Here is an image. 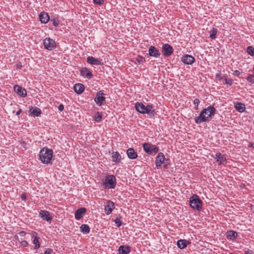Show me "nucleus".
Listing matches in <instances>:
<instances>
[{
	"mask_svg": "<svg viewBox=\"0 0 254 254\" xmlns=\"http://www.w3.org/2000/svg\"><path fill=\"white\" fill-rule=\"evenodd\" d=\"M22 112V110L21 109H20L19 111H18L16 113V115H19Z\"/></svg>",
	"mask_w": 254,
	"mask_h": 254,
	"instance_id": "8fccbe9b",
	"label": "nucleus"
},
{
	"mask_svg": "<svg viewBox=\"0 0 254 254\" xmlns=\"http://www.w3.org/2000/svg\"><path fill=\"white\" fill-rule=\"evenodd\" d=\"M45 48L48 50H52L56 47L55 40L50 38H47L44 40L43 43Z\"/></svg>",
	"mask_w": 254,
	"mask_h": 254,
	"instance_id": "0eeeda50",
	"label": "nucleus"
},
{
	"mask_svg": "<svg viewBox=\"0 0 254 254\" xmlns=\"http://www.w3.org/2000/svg\"><path fill=\"white\" fill-rule=\"evenodd\" d=\"M105 97L104 96V93L101 91H100L97 92L94 100L98 106H101L103 102L105 101Z\"/></svg>",
	"mask_w": 254,
	"mask_h": 254,
	"instance_id": "1a4fd4ad",
	"label": "nucleus"
},
{
	"mask_svg": "<svg viewBox=\"0 0 254 254\" xmlns=\"http://www.w3.org/2000/svg\"><path fill=\"white\" fill-rule=\"evenodd\" d=\"M80 72L81 75L89 79H91L93 77L92 72L86 67L82 68L80 70Z\"/></svg>",
	"mask_w": 254,
	"mask_h": 254,
	"instance_id": "dca6fc26",
	"label": "nucleus"
},
{
	"mask_svg": "<svg viewBox=\"0 0 254 254\" xmlns=\"http://www.w3.org/2000/svg\"><path fill=\"white\" fill-rule=\"evenodd\" d=\"M40 215L44 220H45L48 222L51 221L52 219V217L47 211L41 210L40 212Z\"/></svg>",
	"mask_w": 254,
	"mask_h": 254,
	"instance_id": "a211bd4d",
	"label": "nucleus"
},
{
	"mask_svg": "<svg viewBox=\"0 0 254 254\" xmlns=\"http://www.w3.org/2000/svg\"><path fill=\"white\" fill-rule=\"evenodd\" d=\"M86 209L84 207H81L76 210L75 212V218L76 220H79L85 213Z\"/></svg>",
	"mask_w": 254,
	"mask_h": 254,
	"instance_id": "f3484780",
	"label": "nucleus"
},
{
	"mask_svg": "<svg viewBox=\"0 0 254 254\" xmlns=\"http://www.w3.org/2000/svg\"><path fill=\"white\" fill-rule=\"evenodd\" d=\"M39 19L43 23H47L50 19V17L47 13L43 12L39 14Z\"/></svg>",
	"mask_w": 254,
	"mask_h": 254,
	"instance_id": "4be33fe9",
	"label": "nucleus"
},
{
	"mask_svg": "<svg viewBox=\"0 0 254 254\" xmlns=\"http://www.w3.org/2000/svg\"><path fill=\"white\" fill-rule=\"evenodd\" d=\"M17 68H20L22 65L21 64H17Z\"/></svg>",
	"mask_w": 254,
	"mask_h": 254,
	"instance_id": "864d4df0",
	"label": "nucleus"
},
{
	"mask_svg": "<svg viewBox=\"0 0 254 254\" xmlns=\"http://www.w3.org/2000/svg\"><path fill=\"white\" fill-rule=\"evenodd\" d=\"M53 151L52 149L43 148L39 153V157L41 162L45 164L51 163L53 157Z\"/></svg>",
	"mask_w": 254,
	"mask_h": 254,
	"instance_id": "7ed1b4c3",
	"label": "nucleus"
},
{
	"mask_svg": "<svg viewBox=\"0 0 254 254\" xmlns=\"http://www.w3.org/2000/svg\"><path fill=\"white\" fill-rule=\"evenodd\" d=\"M168 164H164V167L165 168L167 169V167H168Z\"/></svg>",
	"mask_w": 254,
	"mask_h": 254,
	"instance_id": "3c124183",
	"label": "nucleus"
},
{
	"mask_svg": "<svg viewBox=\"0 0 254 254\" xmlns=\"http://www.w3.org/2000/svg\"><path fill=\"white\" fill-rule=\"evenodd\" d=\"M21 245L23 246V247H27L28 245V242L26 241H22L21 242Z\"/></svg>",
	"mask_w": 254,
	"mask_h": 254,
	"instance_id": "79ce46f5",
	"label": "nucleus"
},
{
	"mask_svg": "<svg viewBox=\"0 0 254 254\" xmlns=\"http://www.w3.org/2000/svg\"><path fill=\"white\" fill-rule=\"evenodd\" d=\"M116 177L114 175H107L105 181L103 182V186L105 189H114L116 184Z\"/></svg>",
	"mask_w": 254,
	"mask_h": 254,
	"instance_id": "39448f33",
	"label": "nucleus"
},
{
	"mask_svg": "<svg viewBox=\"0 0 254 254\" xmlns=\"http://www.w3.org/2000/svg\"><path fill=\"white\" fill-rule=\"evenodd\" d=\"M94 3L97 4L101 5L104 2V0H93Z\"/></svg>",
	"mask_w": 254,
	"mask_h": 254,
	"instance_id": "ea45409f",
	"label": "nucleus"
},
{
	"mask_svg": "<svg viewBox=\"0 0 254 254\" xmlns=\"http://www.w3.org/2000/svg\"><path fill=\"white\" fill-rule=\"evenodd\" d=\"M127 153L130 159H134L137 157V153L132 148H128L127 151Z\"/></svg>",
	"mask_w": 254,
	"mask_h": 254,
	"instance_id": "6ab92c4d",
	"label": "nucleus"
},
{
	"mask_svg": "<svg viewBox=\"0 0 254 254\" xmlns=\"http://www.w3.org/2000/svg\"><path fill=\"white\" fill-rule=\"evenodd\" d=\"M81 231L85 234H88L90 232V228L88 225L82 224L80 227Z\"/></svg>",
	"mask_w": 254,
	"mask_h": 254,
	"instance_id": "c756f323",
	"label": "nucleus"
},
{
	"mask_svg": "<svg viewBox=\"0 0 254 254\" xmlns=\"http://www.w3.org/2000/svg\"><path fill=\"white\" fill-rule=\"evenodd\" d=\"M118 251L120 254H128L130 252V249L128 246H121Z\"/></svg>",
	"mask_w": 254,
	"mask_h": 254,
	"instance_id": "a878e982",
	"label": "nucleus"
},
{
	"mask_svg": "<svg viewBox=\"0 0 254 254\" xmlns=\"http://www.w3.org/2000/svg\"><path fill=\"white\" fill-rule=\"evenodd\" d=\"M190 243V242L187 241V240L180 239L177 242V246L180 249H183Z\"/></svg>",
	"mask_w": 254,
	"mask_h": 254,
	"instance_id": "5701e85b",
	"label": "nucleus"
},
{
	"mask_svg": "<svg viewBox=\"0 0 254 254\" xmlns=\"http://www.w3.org/2000/svg\"><path fill=\"white\" fill-rule=\"evenodd\" d=\"M240 73H241L238 70H236L234 71V74L235 75H236L237 76H239Z\"/></svg>",
	"mask_w": 254,
	"mask_h": 254,
	"instance_id": "a18cd8bd",
	"label": "nucleus"
},
{
	"mask_svg": "<svg viewBox=\"0 0 254 254\" xmlns=\"http://www.w3.org/2000/svg\"><path fill=\"white\" fill-rule=\"evenodd\" d=\"M238 237V233L234 231H229L227 232V238L228 239L234 240Z\"/></svg>",
	"mask_w": 254,
	"mask_h": 254,
	"instance_id": "bb28decb",
	"label": "nucleus"
},
{
	"mask_svg": "<svg viewBox=\"0 0 254 254\" xmlns=\"http://www.w3.org/2000/svg\"><path fill=\"white\" fill-rule=\"evenodd\" d=\"M173 51L174 50L172 46L169 44H165L163 45L162 53L165 57H169L173 53Z\"/></svg>",
	"mask_w": 254,
	"mask_h": 254,
	"instance_id": "6e6552de",
	"label": "nucleus"
},
{
	"mask_svg": "<svg viewBox=\"0 0 254 254\" xmlns=\"http://www.w3.org/2000/svg\"><path fill=\"white\" fill-rule=\"evenodd\" d=\"M35 234L36 236L34 237L33 243L35 244L34 249L37 250L40 248V244L39 241V238L37 236V234L35 232H34L32 236L34 237Z\"/></svg>",
	"mask_w": 254,
	"mask_h": 254,
	"instance_id": "cd10ccee",
	"label": "nucleus"
},
{
	"mask_svg": "<svg viewBox=\"0 0 254 254\" xmlns=\"http://www.w3.org/2000/svg\"><path fill=\"white\" fill-rule=\"evenodd\" d=\"M195 61V59L191 55H186L182 58V61L186 64H191Z\"/></svg>",
	"mask_w": 254,
	"mask_h": 254,
	"instance_id": "4468645a",
	"label": "nucleus"
},
{
	"mask_svg": "<svg viewBox=\"0 0 254 254\" xmlns=\"http://www.w3.org/2000/svg\"><path fill=\"white\" fill-rule=\"evenodd\" d=\"M21 197L23 200H25L26 199V196L24 193L21 194Z\"/></svg>",
	"mask_w": 254,
	"mask_h": 254,
	"instance_id": "c03bdc74",
	"label": "nucleus"
},
{
	"mask_svg": "<svg viewBox=\"0 0 254 254\" xmlns=\"http://www.w3.org/2000/svg\"><path fill=\"white\" fill-rule=\"evenodd\" d=\"M19 234L21 236H24L26 235V232L24 231H21Z\"/></svg>",
	"mask_w": 254,
	"mask_h": 254,
	"instance_id": "de8ad7c7",
	"label": "nucleus"
},
{
	"mask_svg": "<svg viewBox=\"0 0 254 254\" xmlns=\"http://www.w3.org/2000/svg\"><path fill=\"white\" fill-rule=\"evenodd\" d=\"M248 82L254 84V75L250 74L247 78Z\"/></svg>",
	"mask_w": 254,
	"mask_h": 254,
	"instance_id": "f704fd0d",
	"label": "nucleus"
},
{
	"mask_svg": "<svg viewBox=\"0 0 254 254\" xmlns=\"http://www.w3.org/2000/svg\"><path fill=\"white\" fill-rule=\"evenodd\" d=\"M64 109V107L62 104H61L58 107V109L60 111H62Z\"/></svg>",
	"mask_w": 254,
	"mask_h": 254,
	"instance_id": "37998d69",
	"label": "nucleus"
},
{
	"mask_svg": "<svg viewBox=\"0 0 254 254\" xmlns=\"http://www.w3.org/2000/svg\"><path fill=\"white\" fill-rule=\"evenodd\" d=\"M115 222L117 224L118 227H119L122 224V221L120 218H116L115 220Z\"/></svg>",
	"mask_w": 254,
	"mask_h": 254,
	"instance_id": "c9c22d12",
	"label": "nucleus"
},
{
	"mask_svg": "<svg viewBox=\"0 0 254 254\" xmlns=\"http://www.w3.org/2000/svg\"><path fill=\"white\" fill-rule=\"evenodd\" d=\"M247 52L250 56L254 57V47L252 46H248L247 49Z\"/></svg>",
	"mask_w": 254,
	"mask_h": 254,
	"instance_id": "7c9ffc66",
	"label": "nucleus"
},
{
	"mask_svg": "<svg viewBox=\"0 0 254 254\" xmlns=\"http://www.w3.org/2000/svg\"><path fill=\"white\" fill-rule=\"evenodd\" d=\"M216 109L213 106H209L207 108H204L200 113L199 116L194 119L195 123L200 124L203 122H208L212 116L215 114Z\"/></svg>",
	"mask_w": 254,
	"mask_h": 254,
	"instance_id": "f257e3e1",
	"label": "nucleus"
},
{
	"mask_svg": "<svg viewBox=\"0 0 254 254\" xmlns=\"http://www.w3.org/2000/svg\"><path fill=\"white\" fill-rule=\"evenodd\" d=\"M136 61L138 63H142L145 61V59L144 57L141 56H138L136 58Z\"/></svg>",
	"mask_w": 254,
	"mask_h": 254,
	"instance_id": "72a5a7b5",
	"label": "nucleus"
},
{
	"mask_svg": "<svg viewBox=\"0 0 254 254\" xmlns=\"http://www.w3.org/2000/svg\"><path fill=\"white\" fill-rule=\"evenodd\" d=\"M200 103V101H199V100L198 99H197V98H195L194 99V100H193V103L195 105V109L196 110H197L198 109V106L199 105Z\"/></svg>",
	"mask_w": 254,
	"mask_h": 254,
	"instance_id": "e433bc0d",
	"label": "nucleus"
},
{
	"mask_svg": "<svg viewBox=\"0 0 254 254\" xmlns=\"http://www.w3.org/2000/svg\"><path fill=\"white\" fill-rule=\"evenodd\" d=\"M51 21L53 22V24L55 26H58L59 21L58 19L54 18L53 19H52Z\"/></svg>",
	"mask_w": 254,
	"mask_h": 254,
	"instance_id": "58836bf2",
	"label": "nucleus"
},
{
	"mask_svg": "<svg viewBox=\"0 0 254 254\" xmlns=\"http://www.w3.org/2000/svg\"><path fill=\"white\" fill-rule=\"evenodd\" d=\"M14 90L20 96L24 97L27 96L26 90L19 85H15L14 86Z\"/></svg>",
	"mask_w": 254,
	"mask_h": 254,
	"instance_id": "9d476101",
	"label": "nucleus"
},
{
	"mask_svg": "<svg viewBox=\"0 0 254 254\" xmlns=\"http://www.w3.org/2000/svg\"><path fill=\"white\" fill-rule=\"evenodd\" d=\"M249 147L254 148V142H250L249 144Z\"/></svg>",
	"mask_w": 254,
	"mask_h": 254,
	"instance_id": "49530a36",
	"label": "nucleus"
},
{
	"mask_svg": "<svg viewBox=\"0 0 254 254\" xmlns=\"http://www.w3.org/2000/svg\"><path fill=\"white\" fill-rule=\"evenodd\" d=\"M164 164H169L168 162V160H166L165 159V161L163 162Z\"/></svg>",
	"mask_w": 254,
	"mask_h": 254,
	"instance_id": "603ef678",
	"label": "nucleus"
},
{
	"mask_svg": "<svg viewBox=\"0 0 254 254\" xmlns=\"http://www.w3.org/2000/svg\"><path fill=\"white\" fill-rule=\"evenodd\" d=\"M224 80H225V83L226 84H227L229 86H231L233 82H232V79L225 78Z\"/></svg>",
	"mask_w": 254,
	"mask_h": 254,
	"instance_id": "4c0bfd02",
	"label": "nucleus"
},
{
	"mask_svg": "<svg viewBox=\"0 0 254 254\" xmlns=\"http://www.w3.org/2000/svg\"><path fill=\"white\" fill-rule=\"evenodd\" d=\"M235 108L239 112H243L245 109V105L240 102H237L235 105Z\"/></svg>",
	"mask_w": 254,
	"mask_h": 254,
	"instance_id": "c85d7f7f",
	"label": "nucleus"
},
{
	"mask_svg": "<svg viewBox=\"0 0 254 254\" xmlns=\"http://www.w3.org/2000/svg\"><path fill=\"white\" fill-rule=\"evenodd\" d=\"M53 251L51 249H47L44 252V254H53Z\"/></svg>",
	"mask_w": 254,
	"mask_h": 254,
	"instance_id": "a19ab883",
	"label": "nucleus"
},
{
	"mask_svg": "<svg viewBox=\"0 0 254 254\" xmlns=\"http://www.w3.org/2000/svg\"><path fill=\"white\" fill-rule=\"evenodd\" d=\"M245 254H253V252L252 251L248 250L245 252Z\"/></svg>",
	"mask_w": 254,
	"mask_h": 254,
	"instance_id": "09e8293b",
	"label": "nucleus"
},
{
	"mask_svg": "<svg viewBox=\"0 0 254 254\" xmlns=\"http://www.w3.org/2000/svg\"><path fill=\"white\" fill-rule=\"evenodd\" d=\"M29 112L31 115L33 117H38L42 113L41 109L37 107L33 108L32 107H31L30 108Z\"/></svg>",
	"mask_w": 254,
	"mask_h": 254,
	"instance_id": "b1692460",
	"label": "nucleus"
},
{
	"mask_svg": "<svg viewBox=\"0 0 254 254\" xmlns=\"http://www.w3.org/2000/svg\"><path fill=\"white\" fill-rule=\"evenodd\" d=\"M165 161V158L164 154L162 152L159 153L155 160L156 167L158 168Z\"/></svg>",
	"mask_w": 254,
	"mask_h": 254,
	"instance_id": "f8f14e48",
	"label": "nucleus"
},
{
	"mask_svg": "<svg viewBox=\"0 0 254 254\" xmlns=\"http://www.w3.org/2000/svg\"><path fill=\"white\" fill-rule=\"evenodd\" d=\"M136 110L141 114H147L150 117H153L155 114V112L153 109L152 105L148 104L145 106L141 102H137L135 104Z\"/></svg>",
	"mask_w": 254,
	"mask_h": 254,
	"instance_id": "f03ea898",
	"label": "nucleus"
},
{
	"mask_svg": "<svg viewBox=\"0 0 254 254\" xmlns=\"http://www.w3.org/2000/svg\"><path fill=\"white\" fill-rule=\"evenodd\" d=\"M84 85L81 83H76L74 86V91L78 94H81L84 90Z\"/></svg>",
	"mask_w": 254,
	"mask_h": 254,
	"instance_id": "412c9836",
	"label": "nucleus"
},
{
	"mask_svg": "<svg viewBox=\"0 0 254 254\" xmlns=\"http://www.w3.org/2000/svg\"><path fill=\"white\" fill-rule=\"evenodd\" d=\"M202 201L196 194H193L190 198V206L193 209L200 211L202 208Z\"/></svg>",
	"mask_w": 254,
	"mask_h": 254,
	"instance_id": "20e7f679",
	"label": "nucleus"
},
{
	"mask_svg": "<svg viewBox=\"0 0 254 254\" xmlns=\"http://www.w3.org/2000/svg\"><path fill=\"white\" fill-rule=\"evenodd\" d=\"M215 158L216 159V162H217L219 165H221L224 162L226 161V159L224 157V155L220 153H217L215 155Z\"/></svg>",
	"mask_w": 254,
	"mask_h": 254,
	"instance_id": "393cba45",
	"label": "nucleus"
},
{
	"mask_svg": "<svg viewBox=\"0 0 254 254\" xmlns=\"http://www.w3.org/2000/svg\"><path fill=\"white\" fill-rule=\"evenodd\" d=\"M122 158L120 154L116 151L112 153V161L116 163H119L121 162Z\"/></svg>",
	"mask_w": 254,
	"mask_h": 254,
	"instance_id": "aec40b11",
	"label": "nucleus"
},
{
	"mask_svg": "<svg viewBox=\"0 0 254 254\" xmlns=\"http://www.w3.org/2000/svg\"><path fill=\"white\" fill-rule=\"evenodd\" d=\"M95 120L97 122H100L101 121L102 119V114L101 112H98L95 114Z\"/></svg>",
	"mask_w": 254,
	"mask_h": 254,
	"instance_id": "2f4dec72",
	"label": "nucleus"
},
{
	"mask_svg": "<svg viewBox=\"0 0 254 254\" xmlns=\"http://www.w3.org/2000/svg\"><path fill=\"white\" fill-rule=\"evenodd\" d=\"M142 146L144 151L148 154L156 153L159 151L157 147L149 143H144Z\"/></svg>",
	"mask_w": 254,
	"mask_h": 254,
	"instance_id": "423d86ee",
	"label": "nucleus"
},
{
	"mask_svg": "<svg viewBox=\"0 0 254 254\" xmlns=\"http://www.w3.org/2000/svg\"><path fill=\"white\" fill-rule=\"evenodd\" d=\"M87 62L92 65H103V62L102 60L90 56L87 58Z\"/></svg>",
	"mask_w": 254,
	"mask_h": 254,
	"instance_id": "ddd939ff",
	"label": "nucleus"
},
{
	"mask_svg": "<svg viewBox=\"0 0 254 254\" xmlns=\"http://www.w3.org/2000/svg\"><path fill=\"white\" fill-rule=\"evenodd\" d=\"M115 208V204L114 203L111 201L108 200L107 201V204L105 206V212H106V214L109 215L110 214L113 209Z\"/></svg>",
	"mask_w": 254,
	"mask_h": 254,
	"instance_id": "2eb2a0df",
	"label": "nucleus"
},
{
	"mask_svg": "<svg viewBox=\"0 0 254 254\" xmlns=\"http://www.w3.org/2000/svg\"><path fill=\"white\" fill-rule=\"evenodd\" d=\"M217 32V29L215 28H213L210 31L209 37L212 39H215Z\"/></svg>",
	"mask_w": 254,
	"mask_h": 254,
	"instance_id": "473e14b6",
	"label": "nucleus"
},
{
	"mask_svg": "<svg viewBox=\"0 0 254 254\" xmlns=\"http://www.w3.org/2000/svg\"><path fill=\"white\" fill-rule=\"evenodd\" d=\"M148 54L150 57L157 58L160 56L161 53L156 47L151 46L149 48Z\"/></svg>",
	"mask_w": 254,
	"mask_h": 254,
	"instance_id": "9b49d317",
	"label": "nucleus"
},
{
	"mask_svg": "<svg viewBox=\"0 0 254 254\" xmlns=\"http://www.w3.org/2000/svg\"><path fill=\"white\" fill-rule=\"evenodd\" d=\"M208 114H209V111H207L206 114H205V116H208Z\"/></svg>",
	"mask_w": 254,
	"mask_h": 254,
	"instance_id": "5fc2aeb1",
	"label": "nucleus"
}]
</instances>
